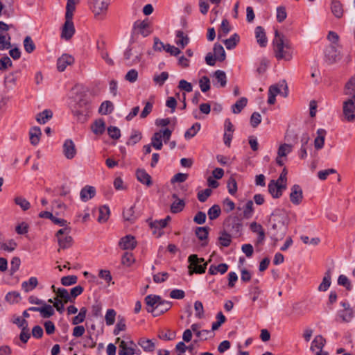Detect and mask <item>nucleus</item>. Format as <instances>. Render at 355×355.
Returning a JSON list of instances; mask_svg holds the SVG:
<instances>
[{
    "mask_svg": "<svg viewBox=\"0 0 355 355\" xmlns=\"http://www.w3.org/2000/svg\"><path fill=\"white\" fill-rule=\"evenodd\" d=\"M344 94L348 99L343 102V114L348 121H355V76L345 85Z\"/></svg>",
    "mask_w": 355,
    "mask_h": 355,
    "instance_id": "nucleus-1",
    "label": "nucleus"
},
{
    "mask_svg": "<svg viewBox=\"0 0 355 355\" xmlns=\"http://www.w3.org/2000/svg\"><path fill=\"white\" fill-rule=\"evenodd\" d=\"M272 44L277 59L291 60L292 51L290 43L286 39L284 34L280 33L277 30L275 31V38L272 41Z\"/></svg>",
    "mask_w": 355,
    "mask_h": 355,
    "instance_id": "nucleus-2",
    "label": "nucleus"
},
{
    "mask_svg": "<svg viewBox=\"0 0 355 355\" xmlns=\"http://www.w3.org/2000/svg\"><path fill=\"white\" fill-rule=\"evenodd\" d=\"M79 0H67L66 6L65 22L62 26L61 37L66 40H70L75 33V28L72 21L76 5Z\"/></svg>",
    "mask_w": 355,
    "mask_h": 355,
    "instance_id": "nucleus-3",
    "label": "nucleus"
},
{
    "mask_svg": "<svg viewBox=\"0 0 355 355\" xmlns=\"http://www.w3.org/2000/svg\"><path fill=\"white\" fill-rule=\"evenodd\" d=\"M188 266L189 274L192 275L193 273L202 274L205 272L207 262H205L203 258H199L197 254H191L188 257Z\"/></svg>",
    "mask_w": 355,
    "mask_h": 355,
    "instance_id": "nucleus-4",
    "label": "nucleus"
},
{
    "mask_svg": "<svg viewBox=\"0 0 355 355\" xmlns=\"http://www.w3.org/2000/svg\"><path fill=\"white\" fill-rule=\"evenodd\" d=\"M71 229L67 227L60 229L57 232L55 236L60 247L58 251H60V249L69 248L72 245L73 239L69 235Z\"/></svg>",
    "mask_w": 355,
    "mask_h": 355,
    "instance_id": "nucleus-5",
    "label": "nucleus"
},
{
    "mask_svg": "<svg viewBox=\"0 0 355 355\" xmlns=\"http://www.w3.org/2000/svg\"><path fill=\"white\" fill-rule=\"evenodd\" d=\"M226 230L232 233H238L242 227L241 219L236 216H229L224 223Z\"/></svg>",
    "mask_w": 355,
    "mask_h": 355,
    "instance_id": "nucleus-6",
    "label": "nucleus"
},
{
    "mask_svg": "<svg viewBox=\"0 0 355 355\" xmlns=\"http://www.w3.org/2000/svg\"><path fill=\"white\" fill-rule=\"evenodd\" d=\"M293 150V145L288 144H281L277 150V156L276 157V163L279 166L284 165L286 160V156Z\"/></svg>",
    "mask_w": 355,
    "mask_h": 355,
    "instance_id": "nucleus-7",
    "label": "nucleus"
},
{
    "mask_svg": "<svg viewBox=\"0 0 355 355\" xmlns=\"http://www.w3.org/2000/svg\"><path fill=\"white\" fill-rule=\"evenodd\" d=\"M133 30L135 34H140L143 37H147L152 32L150 22L148 20L135 21Z\"/></svg>",
    "mask_w": 355,
    "mask_h": 355,
    "instance_id": "nucleus-8",
    "label": "nucleus"
},
{
    "mask_svg": "<svg viewBox=\"0 0 355 355\" xmlns=\"http://www.w3.org/2000/svg\"><path fill=\"white\" fill-rule=\"evenodd\" d=\"M110 4V0H90L91 8L95 15L105 13Z\"/></svg>",
    "mask_w": 355,
    "mask_h": 355,
    "instance_id": "nucleus-9",
    "label": "nucleus"
},
{
    "mask_svg": "<svg viewBox=\"0 0 355 355\" xmlns=\"http://www.w3.org/2000/svg\"><path fill=\"white\" fill-rule=\"evenodd\" d=\"M159 300H161V297L159 295H148L145 297L147 311L151 313L154 317L158 316V313L156 312Z\"/></svg>",
    "mask_w": 355,
    "mask_h": 355,
    "instance_id": "nucleus-10",
    "label": "nucleus"
},
{
    "mask_svg": "<svg viewBox=\"0 0 355 355\" xmlns=\"http://www.w3.org/2000/svg\"><path fill=\"white\" fill-rule=\"evenodd\" d=\"M62 148L63 154L68 159H73L77 153L76 145L71 139H67L64 142Z\"/></svg>",
    "mask_w": 355,
    "mask_h": 355,
    "instance_id": "nucleus-11",
    "label": "nucleus"
},
{
    "mask_svg": "<svg viewBox=\"0 0 355 355\" xmlns=\"http://www.w3.org/2000/svg\"><path fill=\"white\" fill-rule=\"evenodd\" d=\"M290 200L295 205H300L303 199V192L302 188L297 185H293L291 189Z\"/></svg>",
    "mask_w": 355,
    "mask_h": 355,
    "instance_id": "nucleus-12",
    "label": "nucleus"
},
{
    "mask_svg": "<svg viewBox=\"0 0 355 355\" xmlns=\"http://www.w3.org/2000/svg\"><path fill=\"white\" fill-rule=\"evenodd\" d=\"M74 62V58L68 54H63L58 59L57 69L59 71H64L67 66Z\"/></svg>",
    "mask_w": 355,
    "mask_h": 355,
    "instance_id": "nucleus-13",
    "label": "nucleus"
},
{
    "mask_svg": "<svg viewBox=\"0 0 355 355\" xmlns=\"http://www.w3.org/2000/svg\"><path fill=\"white\" fill-rule=\"evenodd\" d=\"M119 245L123 250H133L137 246V241L133 236L127 235L121 239Z\"/></svg>",
    "mask_w": 355,
    "mask_h": 355,
    "instance_id": "nucleus-14",
    "label": "nucleus"
},
{
    "mask_svg": "<svg viewBox=\"0 0 355 355\" xmlns=\"http://www.w3.org/2000/svg\"><path fill=\"white\" fill-rule=\"evenodd\" d=\"M209 227H198L195 230V234L198 239L201 241V246L205 247L208 244V234Z\"/></svg>",
    "mask_w": 355,
    "mask_h": 355,
    "instance_id": "nucleus-15",
    "label": "nucleus"
},
{
    "mask_svg": "<svg viewBox=\"0 0 355 355\" xmlns=\"http://www.w3.org/2000/svg\"><path fill=\"white\" fill-rule=\"evenodd\" d=\"M83 109L73 107L72 110L74 116H76L77 120L80 123H85L87 120V115L90 111V106H85V103H83Z\"/></svg>",
    "mask_w": 355,
    "mask_h": 355,
    "instance_id": "nucleus-16",
    "label": "nucleus"
},
{
    "mask_svg": "<svg viewBox=\"0 0 355 355\" xmlns=\"http://www.w3.org/2000/svg\"><path fill=\"white\" fill-rule=\"evenodd\" d=\"M284 189H286V187L278 186L277 183H275V180H271L268 184V191L275 198H279Z\"/></svg>",
    "mask_w": 355,
    "mask_h": 355,
    "instance_id": "nucleus-17",
    "label": "nucleus"
},
{
    "mask_svg": "<svg viewBox=\"0 0 355 355\" xmlns=\"http://www.w3.org/2000/svg\"><path fill=\"white\" fill-rule=\"evenodd\" d=\"M255 37L257 43L261 47H265L267 45L268 40L266 35L265 31L262 26H257L255 28Z\"/></svg>",
    "mask_w": 355,
    "mask_h": 355,
    "instance_id": "nucleus-18",
    "label": "nucleus"
},
{
    "mask_svg": "<svg viewBox=\"0 0 355 355\" xmlns=\"http://www.w3.org/2000/svg\"><path fill=\"white\" fill-rule=\"evenodd\" d=\"M96 194V189L92 186H85L83 187L80 193V198L83 201L87 202L94 197Z\"/></svg>",
    "mask_w": 355,
    "mask_h": 355,
    "instance_id": "nucleus-19",
    "label": "nucleus"
},
{
    "mask_svg": "<svg viewBox=\"0 0 355 355\" xmlns=\"http://www.w3.org/2000/svg\"><path fill=\"white\" fill-rule=\"evenodd\" d=\"M136 175L138 181L141 183L144 184L148 187L152 185L153 182L151 177L144 169H137L136 171Z\"/></svg>",
    "mask_w": 355,
    "mask_h": 355,
    "instance_id": "nucleus-20",
    "label": "nucleus"
},
{
    "mask_svg": "<svg viewBox=\"0 0 355 355\" xmlns=\"http://www.w3.org/2000/svg\"><path fill=\"white\" fill-rule=\"evenodd\" d=\"M326 135L327 132L324 129L320 128L317 130V137L314 140V147L316 150H320L323 148Z\"/></svg>",
    "mask_w": 355,
    "mask_h": 355,
    "instance_id": "nucleus-21",
    "label": "nucleus"
},
{
    "mask_svg": "<svg viewBox=\"0 0 355 355\" xmlns=\"http://www.w3.org/2000/svg\"><path fill=\"white\" fill-rule=\"evenodd\" d=\"M120 342L119 343V355H134L135 349L128 345V343L125 340H120V338L116 339V343Z\"/></svg>",
    "mask_w": 355,
    "mask_h": 355,
    "instance_id": "nucleus-22",
    "label": "nucleus"
},
{
    "mask_svg": "<svg viewBox=\"0 0 355 355\" xmlns=\"http://www.w3.org/2000/svg\"><path fill=\"white\" fill-rule=\"evenodd\" d=\"M138 345L146 352H152L155 349V343L152 340L146 338H141L138 340Z\"/></svg>",
    "mask_w": 355,
    "mask_h": 355,
    "instance_id": "nucleus-23",
    "label": "nucleus"
},
{
    "mask_svg": "<svg viewBox=\"0 0 355 355\" xmlns=\"http://www.w3.org/2000/svg\"><path fill=\"white\" fill-rule=\"evenodd\" d=\"M55 300H61L62 302L67 304L69 302H72L71 297L70 296L68 291L63 288H58L56 291V297Z\"/></svg>",
    "mask_w": 355,
    "mask_h": 355,
    "instance_id": "nucleus-24",
    "label": "nucleus"
},
{
    "mask_svg": "<svg viewBox=\"0 0 355 355\" xmlns=\"http://www.w3.org/2000/svg\"><path fill=\"white\" fill-rule=\"evenodd\" d=\"M189 43V37L182 31L176 32L175 44L184 49Z\"/></svg>",
    "mask_w": 355,
    "mask_h": 355,
    "instance_id": "nucleus-25",
    "label": "nucleus"
},
{
    "mask_svg": "<svg viewBox=\"0 0 355 355\" xmlns=\"http://www.w3.org/2000/svg\"><path fill=\"white\" fill-rule=\"evenodd\" d=\"M325 343L326 340L321 335L316 336L311 342V351L315 352L316 350L322 349Z\"/></svg>",
    "mask_w": 355,
    "mask_h": 355,
    "instance_id": "nucleus-26",
    "label": "nucleus"
},
{
    "mask_svg": "<svg viewBox=\"0 0 355 355\" xmlns=\"http://www.w3.org/2000/svg\"><path fill=\"white\" fill-rule=\"evenodd\" d=\"M12 47L11 36L9 33L0 34V51L7 50Z\"/></svg>",
    "mask_w": 355,
    "mask_h": 355,
    "instance_id": "nucleus-27",
    "label": "nucleus"
},
{
    "mask_svg": "<svg viewBox=\"0 0 355 355\" xmlns=\"http://www.w3.org/2000/svg\"><path fill=\"white\" fill-rule=\"evenodd\" d=\"M342 304L344 310L340 311V317L344 322H349L353 318V311L348 304L343 302Z\"/></svg>",
    "mask_w": 355,
    "mask_h": 355,
    "instance_id": "nucleus-28",
    "label": "nucleus"
},
{
    "mask_svg": "<svg viewBox=\"0 0 355 355\" xmlns=\"http://www.w3.org/2000/svg\"><path fill=\"white\" fill-rule=\"evenodd\" d=\"M331 272L329 269L326 271L321 284L318 286L320 291H326L331 285Z\"/></svg>",
    "mask_w": 355,
    "mask_h": 355,
    "instance_id": "nucleus-29",
    "label": "nucleus"
},
{
    "mask_svg": "<svg viewBox=\"0 0 355 355\" xmlns=\"http://www.w3.org/2000/svg\"><path fill=\"white\" fill-rule=\"evenodd\" d=\"M331 10L333 15L337 17L340 18L343 15V8L342 3L336 0L331 2Z\"/></svg>",
    "mask_w": 355,
    "mask_h": 355,
    "instance_id": "nucleus-30",
    "label": "nucleus"
},
{
    "mask_svg": "<svg viewBox=\"0 0 355 355\" xmlns=\"http://www.w3.org/2000/svg\"><path fill=\"white\" fill-rule=\"evenodd\" d=\"M41 135V130L39 127L32 128L29 132L30 141L31 144L34 146L37 145L40 141Z\"/></svg>",
    "mask_w": 355,
    "mask_h": 355,
    "instance_id": "nucleus-31",
    "label": "nucleus"
},
{
    "mask_svg": "<svg viewBox=\"0 0 355 355\" xmlns=\"http://www.w3.org/2000/svg\"><path fill=\"white\" fill-rule=\"evenodd\" d=\"M91 128L95 135H101L105 130V123L102 119L96 120L92 124Z\"/></svg>",
    "mask_w": 355,
    "mask_h": 355,
    "instance_id": "nucleus-32",
    "label": "nucleus"
},
{
    "mask_svg": "<svg viewBox=\"0 0 355 355\" xmlns=\"http://www.w3.org/2000/svg\"><path fill=\"white\" fill-rule=\"evenodd\" d=\"M250 230L255 233H257L259 235L258 242L261 243L265 239V232L260 224H258L256 222H252L250 224Z\"/></svg>",
    "mask_w": 355,
    "mask_h": 355,
    "instance_id": "nucleus-33",
    "label": "nucleus"
},
{
    "mask_svg": "<svg viewBox=\"0 0 355 355\" xmlns=\"http://www.w3.org/2000/svg\"><path fill=\"white\" fill-rule=\"evenodd\" d=\"M279 94H280V89L278 87V86L275 85H271L268 89V103L270 105L275 104L276 101L275 97Z\"/></svg>",
    "mask_w": 355,
    "mask_h": 355,
    "instance_id": "nucleus-34",
    "label": "nucleus"
},
{
    "mask_svg": "<svg viewBox=\"0 0 355 355\" xmlns=\"http://www.w3.org/2000/svg\"><path fill=\"white\" fill-rule=\"evenodd\" d=\"M240 40V37L237 33H234L230 38L224 40V44L227 49H232L236 47Z\"/></svg>",
    "mask_w": 355,
    "mask_h": 355,
    "instance_id": "nucleus-35",
    "label": "nucleus"
},
{
    "mask_svg": "<svg viewBox=\"0 0 355 355\" xmlns=\"http://www.w3.org/2000/svg\"><path fill=\"white\" fill-rule=\"evenodd\" d=\"M228 266L226 263H220L217 266L211 265L209 268V273L211 275H216L218 272L224 274L227 272Z\"/></svg>",
    "mask_w": 355,
    "mask_h": 355,
    "instance_id": "nucleus-36",
    "label": "nucleus"
},
{
    "mask_svg": "<svg viewBox=\"0 0 355 355\" xmlns=\"http://www.w3.org/2000/svg\"><path fill=\"white\" fill-rule=\"evenodd\" d=\"M172 306V303L169 301L164 300L161 298L158 304H157V310L156 313H158V315L164 313L167 311H168Z\"/></svg>",
    "mask_w": 355,
    "mask_h": 355,
    "instance_id": "nucleus-37",
    "label": "nucleus"
},
{
    "mask_svg": "<svg viewBox=\"0 0 355 355\" xmlns=\"http://www.w3.org/2000/svg\"><path fill=\"white\" fill-rule=\"evenodd\" d=\"M38 284L37 279L35 277H31L28 281L24 282L21 286L25 292H29L33 290Z\"/></svg>",
    "mask_w": 355,
    "mask_h": 355,
    "instance_id": "nucleus-38",
    "label": "nucleus"
},
{
    "mask_svg": "<svg viewBox=\"0 0 355 355\" xmlns=\"http://www.w3.org/2000/svg\"><path fill=\"white\" fill-rule=\"evenodd\" d=\"M40 315L44 318H49L54 315L55 311L52 306L44 303L40 310Z\"/></svg>",
    "mask_w": 355,
    "mask_h": 355,
    "instance_id": "nucleus-39",
    "label": "nucleus"
},
{
    "mask_svg": "<svg viewBox=\"0 0 355 355\" xmlns=\"http://www.w3.org/2000/svg\"><path fill=\"white\" fill-rule=\"evenodd\" d=\"M214 54L216 58L219 61H223L225 60L226 54L222 45L215 44L214 46Z\"/></svg>",
    "mask_w": 355,
    "mask_h": 355,
    "instance_id": "nucleus-40",
    "label": "nucleus"
},
{
    "mask_svg": "<svg viewBox=\"0 0 355 355\" xmlns=\"http://www.w3.org/2000/svg\"><path fill=\"white\" fill-rule=\"evenodd\" d=\"M248 99L245 97L241 98L239 101L236 102L234 105H232V112L234 114L240 113L242 110L247 105Z\"/></svg>",
    "mask_w": 355,
    "mask_h": 355,
    "instance_id": "nucleus-41",
    "label": "nucleus"
},
{
    "mask_svg": "<svg viewBox=\"0 0 355 355\" xmlns=\"http://www.w3.org/2000/svg\"><path fill=\"white\" fill-rule=\"evenodd\" d=\"M53 113L51 110H45L37 114L36 120L41 124H44L47 120L51 119Z\"/></svg>",
    "mask_w": 355,
    "mask_h": 355,
    "instance_id": "nucleus-42",
    "label": "nucleus"
},
{
    "mask_svg": "<svg viewBox=\"0 0 355 355\" xmlns=\"http://www.w3.org/2000/svg\"><path fill=\"white\" fill-rule=\"evenodd\" d=\"M162 139V131L155 132L151 139V145L157 150L162 149L163 146Z\"/></svg>",
    "mask_w": 355,
    "mask_h": 355,
    "instance_id": "nucleus-43",
    "label": "nucleus"
},
{
    "mask_svg": "<svg viewBox=\"0 0 355 355\" xmlns=\"http://www.w3.org/2000/svg\"><path fill=\"white\" fill-rule=\"evenodd\" d=\"M232 30V26L230 24L227 19H223L220 26L218 37H225Z\"/></svg>",
    "mask_w": 355,
    "mask_h": 355,
    "instance_id": "nucleus-44",
    "label": "nucleus"
},
{
    "mask_svg": "<svg viewBox=\"0 0 355 355\" xmlns=\"http://www.w3.org/2000/svg\"><path fill=\"white\" fill-rule=\"evenodd\" d=\"M114 109L113 104L111 101H106L101 103L98 112L101 114H108L112 112Z\"/></svg>",
    "mask_w": 355,
    "mask_h": 355,
    "instance_id": "nucleus-45",
    "label": "nucleus"
},
{
    "mask_svg": "<svg viewBox=\"0 0 355 355\" xmlns=\"http://www.w3.org/2000/svg\"><path fill=\"white\" fill-rule=\"evenodd\" d=\"M110 209L107 206L104 205L99 208V216L98 221L99 223H104L107 220L110 216Z\"/></svg>",
    "mask_w": 355,
    "mask_h": 355,
    "instance_id": "nucleus-46",
    "label": "nucleus"
},
{
    "mask_svg": "<svg viewBox=\"0 0 355 355\" xmlns=\"http://www.w3.org/2000/svg\"><path fill=\"white\" fill-rule=\"evenodd\" d=\"M87 311V310L85 307H82L78 314L73 318L72 324L73 325H77L80 323L83 322L86 318Z\"/></svg>",
    "mask_w": 355,
    "mask_h": 355,
    "instance_id": "nucleus-47",
    "label": "nucleus"
},
{
    "mask_svg": "<svg viewBox=\"0 0 355 355\" xmlns=\"http://www.w3.org/2000/svg\"><path fill=\"white\" fill-rule=\"evenodd\" d=\"M220 244L224 247H228L232 241V237L225 230L220 232V235L218 237Z\"/></svg>",
    "mask_w": 355,
    "mask_h": 355,
    "instance_id": "nucleus-48",
    "label": "nucleus"
},
{
    "mask_svg": "<svg viewBox=\"0 0 355 355\" xmlns=\"http://www.w3.org/2000/svg\"><path fill=\"white\" fill-rule=\"evenodd\" d=\"M192 331L200 339H207V335L209 333L208 330H199L200 326L198 324H193L191 327Z\"/></svg>",
    "mask_w": 355,
    "mask_h": 355,
    "instance_id": "nucleus-49",
    "label": "nucleus"
},
{
    "mask_svg": "<svg viewBox=\"0 0 355 355\" xmlns=\"http://www.w3.org/2000/svg\"><path fill=\"white\" fill-rule=\"evenodd\" d=\"M15 203L19 206L23 211H26L31 207L30 202L22 196H17L14 199Z\"/></svg>",
    "mask_w": 355,
    "mask_h": 355,
    "instance_id": "nucleus-50",
    "label": "nucleus"
},
{
    "mask_svg": "<svg viewBox=\"0 0 355 355\" xmlns=\"http://www.w3.org/2000/svg\"><path fill=\"white\" fill-rule=\"evenodd\" d=\"M17 246V244L13 239L0 243L1 249L8 252L14 251Z\"/></svg>",
    "mask_w": 355,
    "mask_h": 355,
    "instance_id": "nucleus-51",
    "label": "nucleus"
},
{
    "mask_svg": "<svg viewBox=\"0 0 355 355\" xmlns=\"http://www.w3.org/2000/svg\"><path fill=\"white\" fill-rule=\"evenodd\" d=\"M221 209L219 205H214L208 210L207 214L210 220H215L219 217Z\"/></svg>",
    "mask_w": 355,
    "mask_h": 355,
    "instance_id": "nucleus-52",
    "label": "nucleus"
},
{
    "mask_svg": "<svg viewBox=\"0 0 355 355\" xmlns=\"http://www.w3.org/2000/svg\"><path fill=\"white\" fill-rule=\"evenodd\" d=\"M142 138L141 132L138 130H133L128 141L127 145L133 146L138 143Z\"/></svg>",
    "mask_w": 355,
    "mask_h": 355,
    "instance_id": "nucleus-53",
    "label": "nucleus"
},
{
    "mask_svg": "<svg viewBox=\"0 0 355 355\" xmlns=\"http://www.w3.org/2000/svg\"><path fill=\"white\" fill-rule=\"evenodd\" d=\"M185 207V202L183 200H178L173 202L171 205V211L177 214L183 210Z\"/></svg>",
    "mask_w": 355,
    "mask_h": 355,
    "instance_id": "nucleus-54",
    "label": "nucleus"
},
{
    "mask_svg": "<svg viewBox=\"0 0 355 355\" xmlns=\"http://www.w3.org/2000/svg\"><path fill=\"white\" fill-rule=\"evenodd\" d=\"M214 77L217 82L220 83L222 87H224L227 84V76L225 73L221 70H217L214 72Z\"/></svg>",
    "mask_w": 355,
    "mask_h": 355,
    "instance_id": "nucleus-55",
    "label": "nucleus"
},
{
    "mask_svg": "<svg viewBox=\"0 0 355 355\" xmlns=\"http://www.w3.org/2000/svg\"><path fill=\"white\" fill-rule=\"evenodd\" d=\"M326 56L331 62H336L339 59V53L337 51L335 46H330L326 52Z\"/></svg>",
    "mask_w": 355,
    "mask_h": 355,
    "instance_id": "nucleus-56",
    "label": "nucleus"
},
{
    "mask_svg": "<svg viewBox=\"0 0 355 355\" xmlns=\"http://www.w3.org/2000/svg\"><path fill=\"white\" fill-rule=\"evenodd\" d=\"M200 129V124L198 123H194L190 128H189L184 134L186 139H191L194 137Z\"/></svg>",
    "mask_w": 355,
    "mask_h": 355,
    "instance_id": "nucleus-57",
    "label": "nucleus"
},
{
    "mask_svg": "<svg viewBox=\"0 0 355 355\" xmlns=\"http://www.w3.org/2000/svg\"><path fill=\"white\" fill-rule=\"evenodd\" d=\"M24 46L28 53H31L35 49V45L30 36H26L24 40Z\"/></svg>",
    "mask_w": 355,
    "mask_h": 355,
    "instance_id": "nucleus-58",
    "label": "nucleus"
},
{
    "mask_svg": "<svg viewBox=\"0 0 355 355\" xmlns=\"http://www.w3.org/2000/svg\"><path fill=\"white\" fill-rule=\"evenodd\" d=\"M254 212V207L253 202L252 200H248L244 207L243 209V217L245 218L249 219L252 217Z\"/></svg>",
    "mask_w": 355,
    "mask_h": 355,
    "instance_id": "nucleus-59",
    "label": "nucleus"
},
{
    "mask_svg": "<svg viewBox=\"0 0 355 355\" xmlns=\"http://www.w3.org/2000/svg\"><path fill=\"white\" fill-rule=\"evenodd\" d=\"M168 72L163 71L159 75L154 76L153 81L155 82V84H157L159 86H162L164 85V83H165V81L168 79Z\"/></svg>",
    "mask_w": 355,
    "mask_h": 355,
    "instance_id": "nucleus-60",
    "label": "nucleus"
},
{
    "mask_svg": "<svg viewBox=\"0 0 355 355\" xmlns=\"http://www.w3.org/2000/svg\"><path fill=\"white\" fill-rule=\"evenodd\" d=\"M199 85L202 92H207L210 89V80L207 76H202L199 80Z\"/></svg>",
    "mask_w": 355,
    "mask_h": 355,
    "instance_id": "nucleus-61",
    "label": "nucleus"
},
{
    "mask_svg": "<svg viewBox=\"0 0 355 355\" xmlns=\"http://www.w3.org/2000/svg\"><path fill=\"white\" fill-rule=\"evenodd\" d=\"M78 277L76 275H69L62 277L61 278V284L63 286H67L76 284Z\"/></svg>",
    "mask_w": 355,
    "mask_h": 355,
    "instance_id": "nucleus-62",
    "label": "nucleus"
},
{
    "mask_svg": "<svg viewBox=\"0 0 355 355\" xmlns=\"http://www.w3.org/2000/svg\"><path fill=\"white\" fill-rule=\"evenodd\" d=\"M116 313L114 309H108L105 314V322L107 325H112L115 322Z\"/></svg>",
    "mask_w": 355,
    "mask_h": 355,
    "instance_id": "nucleus-63",
    "label": "nucleus"
},
{
    "mask_svg": "<svg viewBox=\"0 0 355 355\" xmlns=\"http://www.w3.org/2000/svg\"><path fill=\"white\" fill-rule=\"evenodd\" d=\"M304 312L302 310L301 305L299 303L293 304L291 306V311L288 313V316L293 317L295 315H303Z\"/></svg>",
    "mask_w": 355,
    "mask_h": 355,
    "instance_id": "nucleus-64",
    "label": "nucleus"
}]
</instances>
